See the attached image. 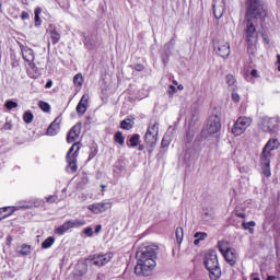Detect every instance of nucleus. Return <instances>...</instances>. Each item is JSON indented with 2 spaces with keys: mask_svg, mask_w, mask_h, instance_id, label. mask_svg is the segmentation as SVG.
Listing matches in <instances>:
<instances>
[{
  "mask_svg": "<svg viewBox=\"0 0 280 280\" xmlns=\"http://www.w3.org/2000/svg\"><path fill=\"white\" fill-rule=\"evenodd\" d=\"M246 28L245 36L248 45V51L255 49L257 43V30L255 28V20L264 21L268 14L264 0H246Z\"/></svg>",
  "mask_w": 280,
  "mask_h": 280,
  "instance_id": "f257e3e1",
  "label": "nucleus"
},
{
  "mask_svg": "<svg viewBox=\"0 0 280 280\" xmlns=\"http://www.w3.org/2000/svg\"><path fill=\"white\" fill-rule=\"evenodd\" d=\"M280 143L278 139L271 138L268 140L260 154V163L264 176L270 178L272 172L270 171V159L272 158V151L278 150Z\"/></svg>",
  "mask_w": 280,
  "mask_h": 280,
  "instance_id": "f03ea898",
  "label": "nucleus"
},
{
  "mask_svg": "<svg viewBox=\"0 0 280 280\" xmlns=\"http://www.w3.org/2000/svg\"><path fill=\"white\" fill-rule=\"evenodd\" d=\"M203 266L208 270L211 280H218L222 277V268L220 267L215 250H210L206 254Z\"/></svg>",
  "mask_w": 280,
  "mask_h": 280,
  "instance_id": "7ed1b4c3",
  "label": "nucleus"
},
{
  "mask_svg": "<svg viewBox=\"0 0 280 280\" xmlns=\"http://www.w3.org/2000/svg\"><path fill=\"white\" fill-rule=\"evenodd\" d=\"M80 154V144L79 142H75L72 144V147L69 149L67 153V172L73 173L78 172V155Z\"/></svg>",
  "mask_w": 280,
  "mask_h": 280,
  "instance_id": "20e7f679",
  "label": "nucleus"
},
{
  "mask_svg": "<svg viewBox=\"0 0 280 280\" xmlns=\"http://www.w3.org/2000/svg\"><path fill=\"white\" fill-rule=\"evenodd\" d=\"M279 116L276 117H264L259 122V128L262 132H269L270 135H275L279 132Z\"/></svg>",
  "mask_w": 280,
  "mask_h": 280,
  "instance_id": "39448f33",
  "label": "nucleus"
},
{
  "mask_svg": "<svg viewBox=\"0 0 280 280\" xmlns=\"http://www.w3.org/2000/svg\"><path fill=\"white\" fill-rule=\"evenodd\" d=\"M156 268V260H138L135 272L138 277H150L152 271Z\"/></svg>",
  "mask_w": 280,
  "mask_h": 280,
  "instance_id": "423d86ee",
  "label": "nucleus"
},
{
  "mask_svg": "<svg viewBox=\"0 0 280 280\" xmlns=\"http://www.w3.org/2000/svg\"><path fill=\"white\" fill-rule=\"evenodd\" d=\"M250 124H253V118L246 116L238 117L232 127V135L234 137H241V135H244L248 130Z\"/></svg>",
  "mask_w": 280,
  "mask_h": 280,
  "instance_id": "0eeeda50",
  "label": "nucleus"
},
{
  "mask_svg": "<svg viewBox=\"0 0 280 280\" xmlns=\"http://www.w3.org/2000/svg\"><path fill=\"white\" fill-rule=\"evenodd\" d=\"M84 224H86L85 220H80V219L69 220L65 222L62 225L56 228L55 233L57 235H65V233H67V231H69L70 229H78L80 226H84Z\"/></svg>",
  "mask_w": 280,
  "mask_h": 280,
  "instance_id": "6e6552de",
  "label": "nucleus"
},
{
  "mask_svg": "<svg viewBox=\"0 0 280 280\" xmlns=\"http://www.w3.org/2000/svg\"><path fill=\"white\" fill-rule=\"evenodd\" d=\"M156 250H158V247L154 245H148L145 247H142L137 253V259L143 260V261H149L153 259L156 260Z\"/></svg>",
  "mask_w": 280,
  "mask_h": 280,
  "instance_id": "1a4fd4ad",
  "label": "nucleus"
},
{
  "mask_svg": "<svg viewBox=\"0 0 280 280\" xmlns=\"http://www.w3.org/2000/svg\"><path fill=\"white\" fill-rule=\"evenodd\" d=\"M114 257L113 252H108L106 254H94L90 256V260L92 261L93 266H97L102 268V266H106Z\"/></svg>",
  "mask_w": 280,
  "mask_h": 280,
  "instance_id": "9d476101",
  "label": "nucleus"
},
{
  "mask_svg": "<svg viewBox=\"0 0 280 280\" xmlns=\"http://www.w3.org/2000/svg\"><path fill=\"white\" fill-rule=\"evenodd\" d=\"M214 51L218 56H221V58H229V56H231V45L224 39H219L214 43Z\"/></svg>",
  "mask_w": 280,
  "mask_h": 280,
  "instance_id": "9b49d317",
  "label": "nucleus"
},
{
  "mask_svg": "<svg viewBox=\"0 0 280 280\" xmlns=\"http://www.w3.org/2000/svg\"><path fill=\"white\" fill-rule=\"evenodd\" d=\"M221 128H222V122H221L220 116L218 115L210 116L207 124L208 135H215V132H220Z\"/></svg>",
  "mask_w": 280,
  "mask_h": 280,
  "instance_id": "f8f14e48",
  "label": "nucleus"
},
{
  "mask_svg": "<svg viewBox=\"0 0 280 280\" xmlns=\"http://www.w3.org/2000/svg\"><path fill=\"white\" fill-rule=\"evenodd\" d=\"M21 47V51H22V56L23 59L25 60V62L28 63L30 69H32L33 71H36V63H34V59H35V55H34V50L27 46H20Z\"/></svg>",
  "mask_w": 280,
  "mask_h": 280,
  "instance_id": "ddd939ff",
  "label": "nucleus"
},
{
  "mask_svg": "<svg viewBox=\"0 0 280 280\" xmlns=\"http://www.w3.org/2000/svg\"><path fill=\"white\" fill-rule=\"evenodd\" d=\"M113 207L112 202L108 201H102V202H96L93 205L88 206L89 211H92V213L100 214V213H105V211H108Z\"/></svg>",
  "mask_w": 280,
  "mask_h": 280,
  "instance_id": "4468645a",
  "label": "nucleus"
},
{
  "mask_svg": "<svg viewBox=\"0 0 280 280\" xmlns=\"http://www.w3.org/2000/svg\"><path fill=\"white\" fill-rule=\"evenodd\" d=\"M224 10H226L224 0H214L213 14L215 19H222L224 16Z\"/></svg>",
  "mask_w": 280,
  "mask_h": 280,
  "instance_id": "2eb2a0df",
  "label": "nucleus"
},
{
  "mask_svg": "<svg viewBox=\"0 0 280 280\" xmlns=\"http://www.w3.org/2000/svg\"><path fill=\"white\" fill-rule=\"evenodd\" d=\"M223 257L226 261V264L231 265V266H235V264H237V250H235V248H231L230 250L225 252L223 254Z\"/></svg>",
  "mask_w": 280,
  "mask_h": 280,
  "instance_id": "dca6fc26",
  "label": "nucleus"
},
{
  "mask_svg": "<svg viewBox=\"0 0 280 280\" xmlns=\"http://www.w3.org/2000/svg\"><path fill=\"white\" fill-rule=\"evenodd\" d=\"M80 132H81L80 125L73 126L70 129V131L68 132L67 142L68 143H73V142L78 141V139L80 137Z\"/></svg>",
  "mask_w": 280,
  "mask_h": 280,
  "instance_id": "f3484780",
  "label": "nucleus"
},
{
  "mask_svg": "<svg viewBox=\"0 0 280 280\" xmlns=\"http://www.w3.org/2000/svg\"><path fill=\"white\" fill-rule=\"evenodd\" d=\"M86 108H89V95L84 94L79 104L77 105V113L78 115H80V117H82V115H84V113H86Z\"/></svg>",
  "mask_w": 280,
  "mask_h": 280,
  "instance_id": "a211bd4d",
  "label": "nucleus"
},
{
  "mask_svg": "<svg viewBox=\"0 0 280 280\" xmlns=\"http://www.w3.org/2000/svg\"><path fill=\"white\" fill-rule=\"evenodd\" d=\"M47 34H49L52 45L60 43V33L56 30V25L50 24L47 28Z\"/></svg>",
  "mask_w": 280,
  "mask_h": 280,
  "instance_id": "6ab92c4d",
  "label": "nucleus"
},
{
  "mask_svg": "<svg viewBox=\"0 0 280 280\" xmlns=\"http://www.w3.org/2000/svg\"><path fill=\"white\" fill-rule=\"evenodd\" d=\"M60 131V118H56L48 127L46 135L48 137H56Z\"/></svg>",
  "mask_w": 280,
  "mask_h": 280,
  "instance_id": "aec40b11",
  "label": "nucleus"
},
{
  "mask_svg": "<svg viewBox=\"0 0 280 280\" xmlns=\"http://www.w3.org/2000/svg\"><path fill=\"white\" fill-rule=\"evenodd\" d=\"M21 209H27V206H10V207H4V208H0V211H2V215H4L5 218H10V215H12V213H14V211H19Z\"/></svg>",
  "mask_w": 280,
  "mask_h": 280,
  "instance_id": "412c9836",
  "label": "nucleus"
},
{
  "mask_svg": "<svg viewBox=\"0 0 280 280\" xmlns=\"http://www.w3.org/2000/svg\"><path fill=\"white\" fill-rule=\"evenodd\" d=\"M144 141L148 145H150L152 149H154V148H156V143L159 141V136H156L154 133H145Z\"/></svg>",
  "mask_w": 280,
  "mask_h": 280,
  "instance_id": "4be33fe9",
  "label": "nucleus"
},
{
  "mask_svg": "<svg viewBox=\"0 0 280 280\" xmlns=\"http://www.w3.org/2000/svg\"><path fill=\"white\" fill-rule=\"evenodd\" d=\"M147 135L159 136V124L156 120H151L147 130Z\"/></svg>",
  "mask_w": 280,
  "mask_h": 280,
  "instance_id": "5701e85b",
  "label": "nucleus"
},
{
  "mask_svg": "<svg viewBox=\"0 0 280 280\" xmlns=\"http://www.w3.org/2000/svg\"><path fill=\"white\" fill-rule=\"evenodd\" d=\"M234 214L236 218H241L242 220H246V207L245 206H237L234 209Z\"/></svg>",
  "mask_w": 280,
  "mask_h": 280,
  "instance_id": "b1692460",
  "label": "nucleus"
},
{
  "mask_svg": "<svg viewBox=\"0 0 280 280\" xmlns=\"http://www.w3.org/2000/svg\"><path fill=\"white\" fill-rule=\"evenodd\" d=\"M218 248L221 253V255L225 254L228 250H231V246L229 245V242L228 241H220L218 243Z\"/></svg>",
  "mask_w": 280,
  "mask_h": 280,
  "instance_id": "393cba45",
  "label": "nucleus"
},
{
  "mask_svg": "<svg viewBox=\"0 0 280 280\" xmlns=\"http://www.w3.org/2000/svg\"><path fill=\"white\" fill-rule=\"evenodd\" d=\"M242 226L245 231H248L253 235V233H255V226H257V223H255V221L243 222Z\"/></svg>",
  "mask_w": 280,
  "mask_h": 280,
  "instance_id": "a878e982",
  "label": "nucleus"
},
{
  "mask_svg": "<svg viewBox=\"0 0 280 280\" xmlns=\"http://www.w3.org/2000/svg\"><path fill=\"white\" fill-rule=\"evenodd\" d=\"M140 141H141V136H139V133L131 136V138L129 139L130 143L128 144V148H137Z\"/></svg>",
  "mask_w": 280,
  "mask_h": 280,
  "instance_id": "bb28decb",
  "label": "nucleus"
},
{
  "mask_svg": "<svg viewBox=\"0 0 280 280\" xmlns=\"http://www.w3.org/2000/svg\"><path fill=\"white\" fill-rule=\"evenodd\" d=\"M194 237H195L194 244H195V246H198V244H200V242L207 240V233L197 232V233H195Z\"/></svg>",
  "mask_w": 280,
  "mask_h": 280,
  "instance_id": "cd10ccee",
  "label": "nucleus"
},
{
  "mask_svg": "<svg viewBox=\"0 0 280 280\" xmlns=\"http://www.w3.org/2000/svg\"><path fill=\"white\" fill-rule=\"evenodd\" d=\"M89 272V267L86 266V264H80L77 267V275L79 277H84V275H86Z\"/></svg>",
  "mask_w": 280,
  "mask_h": 280,
  "instance_id": "c85d7f7f",
  "label": "nucleus"
},
{
  "mask_svg": "<svg viewBox=\"0 0 280 280\" xmlns=\"http://www.w3.org/2000/svg\"><path fill=\"white\" fill-rule=\"evenodd\" d=\"M52 244H56V238L54 236H49L42 243V248L46 250L47 248H51Z\"/></svg>",
  "mask_w": 280,
  "mask_h": 280,
  "instance_id": "c756f323",
  "label": "nucleus"
},
{
  "mask_svg": "<svg viewBox=\"0 0 280 280\" xmlns=\"http://www.w3.org/2000/svg\"><path fill=\"white\" fill-rule=\"evenodd\" d=\"M226 84L232 88V90L237 89V85H235V77L233 74H228L225 77Z\"/></svg>",
  "mask_w": 280,
  "mask_h": 280,
  "instance_id": "7c9ffc66",
  "label": "nucleus"
},
{
  "mask_svg": "<svg viewBox=\"0 0 280 280\" xmlns=\"http://www.w3.org/2000/svg\"><path fill=\"white\" fill-rule=\"evenodd\" d=\"M30 253H32V246H30L27 244H23L21 246V249L19 250V254L24 255V256L30 255Z\"/></svg>",
  "mask_w": 280,
  "mask_h": 280,
  "instance_id": "2f4dec72",
  "label": "nucleus"
},
{
  "mask_svg": "<svg viewBox=\"0 0 280 280\" xmlns=\"http://www.w3.org/2000/svg\"><path fill=\"white\" fill-rule=\"evenodd\" d=\"M43 12V9L40 7L35 8L34 14H35V25L38 26L40 25V13Z\"/></svg>",
  "mask_w": 280,
  "mask_h": 280,
  "instance_id": "473e14b6",
  "label": "nucleus"
},
{
  "mask_svg": "<svg viewBox=\"0 0 280 280\" xmlns=\"http://www.w3.org/2000/svg\"><path fill=\"white\" fill-rule=\"evenodd\" d=\"M23 121H25V124H32V121H34V114H32L30 110H26L23 115Z\"/></svg>",
  "mask_w": 280,
  "mask_h": 280,
  "instance_id": "72a5a7b5",
  "label": "nucleus"
},
{
  "mask_svg": "<svg viewBox=\"0 0 280 280\" xmlns=\"http://www.w3.org/2000/svg\"><path fill=\"white\" fill-rule=\"evenodd\" d=\"M175 235H176L177 244H183V237L185 235V232L183 231V228H177L176 232H175Z\"/></svg>",
  "mask_w": 280,
  "mask_h": 280,
  "instance_id": "f704fd0d",
  "label": "nucleus"
},
{
  "mask_svg": "<svg viewBox=\"0 0 280 280\" xmlns=\"http://www.w3.org/2000/svg\"><path fill=\"white\" fill-rule=\"evenodd\" d=\"M115 141L116 143H119V145H124L126 138L124 137V133H121V131H117L115 133Z\"/></svg>",
  "mask_w": 280,
  "mask_h": 280,
  "instance_id": "c9c22d12",
  "label": "nucleus"
},
{
  "mask_svg": "<svg viewBox=\"0 0 280 280\" xmlns=\"http://www.w3.org/2000/svg\"><path fill=\"white\" fill-rule=\"evenodd\" d=\"M38 106L44 113H49V110H51V106L45 101H39Z\"/></svg>",
  "mask_w": 280,
  "mask_h": 280,
  "instance_id": "e433bc0d",
  "label": "nucleus"
},
{
  "mask_svg": "<svg viewBox=\"0 0 280 280\" xmlns=\"http://www.w3.org/2000/svg\"><path fill=\"white\" fill-rule=\"evenodd\" d=\"M4 107L7 108V110H12L13 108H19V103L9 100L4 103Z\"/></svg>",
  "mask_w": 280,
  "mask_h": 280,
  "instance_id": "4c0bfd02",
  "label": "nucleus"
},
{
  "mask_svg": "<svg viewBox=\"0 0 280 280\" xmlns=\"http://www.w3.org/2000/svg\"><path fill=\"white\" fill-rule=\"evenodd\" d=\"M120 127L122 128V130H130V128H132V120L130 119H125L120 122Z\"/></svg>",
  "mask_w": 280,
  "mask_h": 280,
  "instance_id": "58836bf2",
  "label": "nucleus"
},
{
  "mask_svg": "<svg viewBox=\"0 0 280 280\" xmlns=\"http://www.w3.org/2000/svg\"><path fill=\"white\" fill-rule=\"evenodd\" d=\"M170 143H172V137L164 136L161 142V148H170Z\"/></svg>",
  "mask_w": 280,
  "mask_h": 280,
  "instance_id": "ea45409f",
  "label": "nucleus"
},
{
  "mask_svg": "<svg viewBox=\"0 0 280 280\" xmlns=\"http://www.w3.org/2000/svg\"><path fill=\"white\" fill-rule=\"evenodd\" d=\"M73 82H74L75 86H82V82H84V79L82 78V75L80 73H78L73 77Z\"/></svg>",
  "mask_w": 280,
  "mask_h": 280,
  "instance_id": "a19ab883",
  "label": "nucleus"
},
{
  "mask_svg": "<svg viewBox=\"0 0 280 280\" xmlns=\"http://www.w3.org/2000/svg\"><path fill=\"white\" fill-rule=\"evenodd\" d=\"M232 91H233L232 92V102H234V104H240V100H242V98H241L240 94H237V88Z\"/></svg>",
  "mask_w": 280,
  "mask_h": 280,
  "instance_id": "79ce46f5",
  "label": "nucleus"
},
{
  "mask_svg": "<svg viewBox=\"0 0 280 280\" xmlns=\"http://www.w3.org/2000/svg\"><path fill=\"white\" fill-rule=\"evenodd\" d=\"M45 200L48 205H54V202H58V195H50L46 197Z\"/></svg>",
  "mask_w": 280,
  "mask_h": 280,
  "instance_id": "37998d69",
  "label": "nucleus"
},
{
  "mask_svg": "<svg viewBox=\"0 0 280 280\" xmlns=\"http://www.w3.org/2000/svg\"><path fill=\"white\" fill-rule=\"evenodd\" d=\"M84 235H86V237H93V228L88 226L83 230Z\"/></svg>",
  "mask_w": 280,
  "mask_h": 280,
  "instance_id": "c03bdc74",
  "label": "nucleus"
},
{
  "mask_svg": "<svg viewBox=\"0 0 280 280\" xmlns=\"http://www.w3.org/2000/svg\"><path fill=\"white\" fill-rule=\"evenodd\" d=\"M178 91V89L174 85H170L168 86V95L170 97H172L174 95V93H176Z\"/></svg>",
  "mask_w": 280,
  "mask_h": 280,
  "instance_id": "a18cd8bd",
  "label": "nucleus"
},
{
  "mask_svg": "<svg viewBox=\"0 0 280 280\" xmlns=\"http://www.w3.org/2000/svg\"><path fill=\"white\" fill-rule=\"evenodd\" d=\"M95 156H97V149H94L90 155H89V161H92V159H95Z\"/></svg>",
  "mask_w": 280,
  "mask_h": 280,
  "instance_id": "49530a36",
  "label": "nucleus"
},
{
  "mask_svg": "<svg viewBox=\"0 0 280 280\" xmlns=\"http://www.w3.org/2000/svg\"><path fill=\"white\" fill-rule=\"evenodd\" d=\"M21 19H22V21H27V19H30V13L23 11V12L21 13Z\"/></svg>",
  "mask_w": 280,
  "mask_h": 280,
  "instance_id": "de8ad7c7",
  "label": "nucleus"
},
{
  "mask_svg": "<svg viewBox=\"0 0 280 280\" xmlns=\"http://www.w3.org/2000/svg\"><path fill=\"white\" fill-rule=\"evenodd\" d=\"M2 130H12V122H5L2 127Z\"/></svg>",
  "mask_w": 280,
  "mask_h": 280,
  "instance_id": "09e8293b",
  "label": "nucleus"
},
{
  "mask_svg": "<svg viewBox=\"0 0 280 280\" xmlns=\"http://www.w3.org/2000/svg\"><path fill=\"white\" fill-rule=\"evenodd\" d=\"M250 75H252V78H259V71H257V69H253L250 71Z\"/></svg>",
  "mask_w": 280,
  "mask_h": 280,
  "instance_id": "8fccbe9b",
  "label": "nucleus"
},
{
  "mask_svg": "<svg viewBox=\"0 0 280 280\" xmlns=\"http://www.w3.org/2000/svg\"><path fill=\"white\" fill-rule=\"evenodd\" d=\"M135 69H136V71H143V69H145V67H143V65H141V63H137L135 66Z\"/></svg>",
  "mask_w": 280,
  "mask_h": 280,
  "instance_id": "3c124183",
  "label": "nucleus"
},
{
  "mask_svg": "<svg viewBox=\"0 0 280 280\" xmlns=\"http://www.w3.org/2000/svg\"><path fill=\"white\" fill-rule=\"evenodd\" d=\"M51 86H54V81L48 80L46 85H45V89H51Z\"/></svg>",
  "mask_w": 280,
  "mask_h": 280,
  "instance_id": "603ef678",
  "label": "nucleus"
},
{
  "mask_svg": "<svg viewBox=\"0 0 280 280\" xmlns=\"http://www.w3.org/2000/svg\"><path fill=\"white\" fill-rule=\"evenodd\" d=\"M186 139H187V141H191L194 139V133L188 131L187 135H186Z\"/></svg>",
  "mask_w": 280,
  "mask_h": 280,
  "instance_id": "864d4df0",
  "label": "nucleus"
},
{
  "mask_svg": "<svg viewBox=\"0 0 280 280\" xmlns=\"http://www.w3.org/2000/svg\"><path fill=\"white\" fill-rule=\"evenodd\" d=\"M84 45L88 49H93V45H89V39H85Z\"/></svg>",
  "mask_w": 280,
  "mask_h": 280,
  "instance_id": "5fc2aeb1",
  "label": "nucleus"
},
{
  "mask_svg": "<svg viewBox=\"0 0 280 280\" xmlns=\"http://www.w3.org/2000/svg\"><path fill=\"white\" fill-rule=\"evenodd\" d=\"M267 280H279L277 276H268Z\"/></svg>",
  "mask_w": 280,
  "mask_h": 280,
  "instance_id": "6e6d98bb",
  "label": "nucleus"
},
{
  "mask_svg": "<svg viewBox=\"0 0 280 280\" xmlns=\"http://www.w3.org/2000/svg\"><path fill=\"white\" fill-rule=\"evenodd\" d=\"M100 231H102V225H96L95 233H100Z\"/></svg>",
  "mask_w": 280,
  "mask_h": 280,
  "instance_id": "4d7b16f0",
  "label": "nucleus"
},
{
  "mask_svg": "<svg viewBox=\"0 0 280 280\" xmlns=\"http://www.w3.org/2000/svg\"><path fill=\"white\" fill-rule=\"evenodd\" d=\"M172 47V43L165 44L164 49H170Z\"/></svg>",
  "mask_w": 280,
  "mask_h": 280,
  "instance_id": "13d9d810",
  "label": "nucleus"
},
{
  "mask_svg": "<svg viewBox=\"0 0 280 280\" xmlns=\"http://www.w3.org/2000/svg\"><path fill=\"white\" fill-rule=\"evenodd\" d=\"M0 220H5V215L2 214V210H0Z\"/></svg>",
  "mask_w": 280,
  "mask_h": 280,
  "instance_id": "bf43d9fd",
  "label": "nucleus"
},
{
  "mask_svg": "<svg viewBox=\"0 0 280 280\" xmlns=\"http://www.w3.org/2000/svg\"><path fill=\"white\" fill-rule=\"evenodd\" d=\"M276 65H280V55H277V61Z\"/></svg>",
  "mask_w": 280,
  "mask_h": 280,
  "instance_id": "052dcab7",
  "label": "nucleus"
},
{
  "mask_svg": "<svg viewBox=\"0 0 280 280\" xmlns=\"http://www.w3.org/2000/svg\"><path fill=\"white\" fill-rule=\"evenodd\" d=\"M0 12H3V2L0 0Z\"/></svg>",
  "mask_w": 280,
  "mask_h": 280,
  "instance_id": "680f3d73",
  "label": "nucleus"
},
{
  "mask_svg": "<svg viewBox=\"0 0 280 280\" xmlns=\"http://www.w3.org/2000/svg\"><path fill=\"white\" fill-rule=\"evenodd\" d=\"M177 89H178V91H183L185 88L183 86V84H179V85L177 86Z\"/></svg>",
  "mask_w": 280,
  "mask_h": 280,
  "instance_id": "e2e57ef3",
  "label": "nucleus"
},
{
  "mask_svg": "<svg viewBox=\"0 0 280 280\" xmlns=\"http://www.w3.org/2000/svg\"><path fill=\"white\" fill-rule=\"evenodd\" d=\"M139 151H140V152L143 151V144H140V145H139Z\"/></svg>",
  "mask_w": 280,
  "mask_h": 280,
  "instance_id": "0e129e2a",
  "label": "nucleus"
},
{
  "mask_svg": "<svg viewBox=\"0 0 280 280\" xmlns=\"http://www.w3.org/2000/svg\"><path fill=\"white\" fill-rule=\"evenodd\" d=\"M253 280H261V279H259V277H256V278H254Z\"/></svg>",
  "mask_w": 280,
  "mask_h": 280,
  "instance_id": "69168bd1",
  "label": "nucleus"
},
{
  "mask_svg": "<svg viewBox=\"0 0 280 280\" xmlns=\"http://www.w3.org/2000/svg\"><path fill=\"white\" fill-rule=\"evenodd\" d=\"M278 71H280V63H278Z\"/></svg>",
  "mask_w": 280,
  "mask_h": 280,
  "instance_id": "338daca9",
  "label": "nucleus"
},
{
  "mask_svg": "<svg viewBox=\"0 0 280 280\" xmlns=\"http://www.w3.org/2000/svg\"><path fill=\"white\" fill-rule=\"evenodd\" d=\"M266 43H269L267 38H265Z\"/></svg>",
  "mask_w": 280,
  "mask_h": 280,
  "instance_id": "774afa93",
  "label": "nucleus"
}]
</instances>
